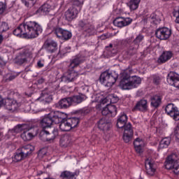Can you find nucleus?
I'll use <instances>...</instances> for the list:
<instances>
[{
    "instance_id": "nucleus-41",
    "label": "nucleus",
    "mask_w": 179,
    "mask_h": 179,
    "mask_svg": "<svg viewBox=\"0 0 179 179\" xmlns=\"http://www.w3.org/2000/svg\"><path fill=\"white\" fill-rule=\"evenodd\" d=\"M72 6L76 8H78V12L82 9V2L79 0H72L71 1Z\"/></svg>"
},
{
    "instance_id": "nucleus-42",
    "label": "nucleus",
    "mask_w": 179,
    "mask_h": 179,
    "mask_svg": "<svg viewBox=\"0 0 179 179\" xmlns=\"http://www.w3.org/2000/svg\"><path fill=\"white\" fill-rule=\"evenodd\" d=\"M9 30V25L8 23L5 22H0V33H4V31H7Z\"/></svg>"
},
{
    "instance_id": "nucleus-45",
    "label": "nucleus",
    "mask_w": 179,
    "mask_h": 179,
    "mask_svg": "<svg viewBox=\"0 0 179 179\" xmlns=\"http://www.w3.org/2000/svg\"><path fill=\"white\" fill-rule=\"evenodd\" d=\"M22 2L27 8H31L36 3V0H22Z\"/></svg>"
},
{
    "instance_id": "nucleus-1",
    "label": "nucleus",
    "mask_w": 179,
    "mask_h": 179,
    "mask_svg": "<svg viewBox=\"0 0 179 179\" xmlns=\"http://www.w3.org/2000/svg\"><path fill=\"white\" fill-rule=\"evenodd\" d=\"M43 31V28L34 21H28L20 24L13 31L14 36L24 37V38H36Z\"/></svg>"
},
{
    "instance_id": "nucleus-57",
    "label": "nucleus",
    "mask_w": 179,
    "mask_h": 179,
    "mask_svg": "<svg viewBox=\"0 0 179 179\" xmlns=\"http://www.w3.org/2000/svg\"><path fill=\"white\" fill-rule=\"evenodd\" d=\"M45 149H42V150H40L38 151V155H45V152H44Z\"/></svg>"
},
{
    "instance_id": "nucleus-54",
    "label": "nucleus",
    "mask_w": 179,
    "mask_h": 179,
    "mask_svg": "<svg viewBox=\"0 0 179 179\" xmlns=\"http://www.w3.org/2000/svg\"><path fill=\"white\" fill-rule=\"evenodd\" d=\"M37 65L38 68H43V66H44V64L41 62V61H38Z\"/></svg>"
},
{
    "instance_id": "nucleus-47",
    "label": "nucleus",
    "mask_w": 179,
    "mask_h": 179,
    "mask_svg": "<svg viewBox=\"0 0 179 179\" xmlns=\"http://www.w3.org/2000/svg\"><path fill=\"white\" fill-rule=\"evenodd\" d=\"M175 141L179 142V124L174 128Z\"/></svg>"
},
{
    "instance_id": "nucleus-62",
    "label": "nucleus",
    "mask_w": 179,
    "mask_h": 179,
    "mask_svg": "<svg viewBox=\"0 0 179 179\" xmlns=\"http://www.w3.org/2000/svg\"><path fill=\"white\" fill-rule=\"evenodd\" d=\"M164 1H169V0H164Z\"/></svg>"
},
{
    "instance_id": "nucleus-52",
    "label": "nucleus",
    "mask_w": 179,
    "mask_h": 179,
    "mask_svg": "<svg viewBox=\"0 0 179 179\" xmlns=\"http://www.w3.org/2000/svg\"><path fill=\"white\" fill-rule=\"evenodd\" d=\"M44 82H45V80L44 78H40L38 80V85H43Z\"/></svg>"
},
{
    "instance_id": "nucleus-22",
    "label": "nucleus",
    "mask_w": 179,
    "mask_h": 179,
    "mask_svg": "<svg viewBox=\"0 0 179 179\" xmlns=\"http://www.w3.org/2000/svg\"><path fill=\"white\" fill-rule=\"evenodd\" d=\"M102 115H108V117H115L117 115V107L114 105L107 104L102 109Z\"/></svg>"
},
{
    "instance_id": "nucleus-9",
    "label": "nucleus",
    "mask_w": 179,
    "mask_h": 179,
    "mask_svg": "<svg viewBox=\"0 0 179 179\" xmlns=\"http://www.w3.org/2000/svg\"><path fill=\"white\" fill-rule=\"evenodd\" d=\"M72 69H69L67 72L64 73V75L60 78V82L62 83H71L72 82H75L78 77L79 76V73L75 71V70Z\"/></svg>"
},
{
    "instance_id": "nucleus-59",
    "label": "nucleus",
    "mask_w": 179,
    "mask_h": 179,
    "mask_svg": "<svg viewBox=\"0 0 179 179\" xmlns=\"http://www.w3.org/2000/svg\"><path fill=\"white\" fill-rule=\"evenodd\" d=\"M70 50H71V47H66L64 48V50L66 51V52H69Z\"/></svg>"
},
{
    "instance_id": "nucleus-16",
    "label": "nucleus",
    "mask_w": 179,
    "mask_h": 179,
    "mask_svg": "<svg viewBox=\"0 0 179 179\" xmlns=\"http://www.w3.org/2000/svg\"><path fill=\"white\" fill-rule=\"evenodd\" d=\"M29 57H30V53L27 50H22L15 57L14 62L17 65H23V64L27 63Z\"/></svg>"
},
{
    "instance_id": "nucleus-17",
    "label": "nucleus",
    "mask_w": 179,
    "mask_h": 179,
    "mask_svg": "<svg viewBox=\"0 0 179 179\" xmlns=\"http://www.w3.org/2000/svg\"><path fill=\"white\" fill-rule=\"evenodd\" d=\"M166 80L171 86H174V87L179 89V75L177 73L174 71L169 72L166 77Z\"/></svg>"
},
{
    "instance_id": "nucleus-20",
    "label": "nucleus",
    "mask_w": 179,
    "mask_h": 179,
    "mask_svg": "<svg viewBox=\"0 0 179 179\" xmlns=\"http://www.w3.org/2000/svg\"><path fill=\"white\" fill-rule=\"evenodd\" d=\"M62 117L60 119H59V129H61V131H71V125L69 124V122H68V119L66 117L65 113H62Z\"/></svg>"
},
{
    "instance_id": "nucleus-40",
    "label": "nucleus",
    "mask_w": 179,
    "mask_h": 179,
    "mask_svg": "<svg viewBox=\"0 0 179 179\" xmlns=\"http://www.w3.org/2000/svg\"><path fill=\"white\" fill-rule=\"evenodd\" d=\"M148 20L152 22V23H155V24H157V23H160V22H162V20H160V18H159L157 15L155 13L151 14L150 17H148Z\"/></svg>"
},
{
    "instance_id": "nucleus-46",
    "label": "nucleus",
    "mask_w": 179,
    "mask_h": 179,
    "mask_svg": "<svg viewBox=\"0 0 179 179\" xmlns=\"http://www.w3.org/2000/svg\"><path fill=\"white\" fill-rule=\"evenodd\" d=\"M17 76H19V73H17L8 74L6 80V82H10L11 80L16 79V78H17Z\"/></svg>"
},
{
    "instance_id": "nucleus-53",
    "label": "nucleus",
    "mask_w": 179,
    "mask_h": 179,
    "mask_svg": "<svg viewBox=\"0 0 179 179\" xmlns=\"http://www.w3.org/2000/svg\"><path fill=\"white\" fill-rule=\"evenodd\" d=\"M128 43H129V41L128 39H125V40L122 41V44L123 45H127V44H128Z\"/></svg>"
},
{
    "instance_id": "nucleus-56",
    "label": "nucleus",
    "mask_w": 179,
    "mask_h": 179,
    "mask_svg": "<svg viewBox=\"0 0 179 179\" xmlns=\"http://www.w3.org/2000/svg\"><path fill=\"white\" fill-rule=\"evenodd\" d=\"M3 104V99L2 96L0 95V107Z\"/></svg>"
},
{
    "instance_id": "nucleus-38",
    "label": "nucleus",
    "mask_w": 179,
    "mask_h": 179,
    "mask_svg": "<svg viewBox=\"0 0 179 179\" xmlns=\"http://www.w3.org/2000/svg\"><path fill=\"white\" fill-rule=\"evenodd\" d=\"M26 159L24 157V155H22V152L18 149L15 152L14 155V159L13 161L15 162V163H17V162H22V160H24Z\"/></svg>"
},
{
    "instance_id": "nucleus-32",
    "label": "nucleus",
    "mask_w": 179,
    "mask_h": 179,
    "mask_svg": "<svg viewBox=\"0 0 179 179\" xmlns=\"http://www.w3.org/2000/svg\"><path fill=\"white\" fill-rule=\"evenodd\" d=\"M78 176L76 172L72 173L71 171H64L60 174V178L62 179H76L75 177Z\"/></svg>"
},
{
    "instance_id": "nucleus-33",
    "label": "nucleus",
    "mask_w": 179,
    "mask_h": 179,
    "mask_svg": "<svg viewBox=\"0 0 179 179\" xmlns=\"http://www.w3.org/2000/svg\"><path fill=\"white\" fill-rule=\"evenodd\" d=\"M162 104V97L159 95H155L151 98V106L155 108H157Z\"/></svg>"
},
{
    "instance_id": "nucleus-23",
    "label": "nucleus",
    "mask_w": 179,
    "mask_h": 179,
    "mask_svg": "<svg viewBox=\"0 0 179 179\" xmlns=\"http://www.w3.org/2000/svg\"><path fill=\"white\" fill-rule=\"evenodd\" d=\"M127 121L128 116H127L125 113H122L120 115H119L117 120L116 125L117 128L125 130V127L128 125V124H127Z\"/></svg>"
},
{
    "instance_id": "nucleus-13",
    "label": "nucleus",
    "mask_w": 179,
    "mask_h": 179,
    "mask_svg": "<svg viewBox=\"0 0 179 179\" xmlns=\"http://www.w3.org/2000/svg\"><path fill=\"white\" fill-rule=\"evenodd\" d=\"M54 34L57 36V37H58V38L65 40L66 41L72 38V32L61 27L55 29Z\"/></svg>"
},
{
    "instance_id": "nucleus-12",
    "label": "nucleus",
    "mask_w": 179,
    "mask_h": 179,
    "mask_svg": "<svg viewBox=\"0 0 179 179\" xmlns=\"http://www.w3.org/2000/svg\"><path fill=\"white\" fill-rule=\"evenodd\" d=\"M155 36L159 40H169L171 36V29L167 27L158 28L155 31Z\"/></svg>"
},
{
    "instance_id": "nucleus-6",
    "label": "nucleus",
    "mask_w": 179,
    "mask_h": 179,
    "mask_svg": "<svg viewBox=\"0 0 179 179\" xmlns=\"http://www.w3.org/2000/svg\"><path fill=\"white\" fill-rule=\"evenodd\" d=\"M58 136V129L51 128L43 129L39 134V138L41 141L43 142H51L54 141Z\"/></svg>"
},
{
    "instance_id": "nucleus-3",
    "label": "nucleus",
    "mask_w": 179,
    "mask_h": 179,
    "mask_svg": "<svg viewBox=\"0 0 179 179\" xmlns=\"http://www.w3.org/2000/svg\"><path fill=\"white\" fill-rule=\"evenodd\" d=\"M62 114L59 111H52L45 115L40 122V125L43 129L51 128L52 124H59Z\"/></svg>"
},
{
    "instance_id": "nucleus-60",
    "label": "nucleus",
    "mask_w": 179,
    "mask_h": 179,
    "mask_svg": "<svg viewBox=\"0 0 179 179\" xmlns=\"http://www.w3.org/2000/svg\"><path fill=\"white\" fill-rule=\"evenodd\" d=\"M115 99V101H118V97L116 96Z\"/></svg>"
},
{
    "instance_id": "nucleus-28",
    "label": "nucleus",
    "mask_w": 179,
    "mask_h": 179,
    "mask_svg": "<svg viewBox=\"0 0 179 179\" xmlns=\"http://www.w3.org/2000/svg\"><path fill=\"white\" fill-rule=\"evenodd\" d=\"M134 146L137 153H142L143 152V146H145V142L142 138H137L134 141Z\"/></svg>"
},
{
    "instance_id": "nucleus-36",
    "label": "nucleus",
    "mask_w": 179,
    "mask_h": 179,
    "mask_svg": "<svg viewBox=\"0 0 179 179\" xmlns=\"http://www.w3.org/2000/svg\"><path fill=\"white\" fill-rule=\"evenodd\" d=\"M67 121L69 122V125H70L71 129L73 128H76L78 124H79V118L78 117H66Z\"/></svg>"
},
{
    "instance_id": "nucleus-39",
    "label": "nucleus",
    "mask_w": 179,
    "mask_h": 179,
    "mask_svg": "<svg viewBox=\"0 0 179 179\" xmlns=\"http://www.w3.org/2000/svg\"><path fill=\"white\" fill-rule=\"evenodd\" d=\"M37 100H40L41 101H45V103H50V101H51L52 99L51 98V96H48V94L45 93V92H43L41 94L40 97L38 98Z\"/></svg>"
},
{
    "instance_id": "nucleus-24",
    "label": "nucleus",
    "mask_w": 179,
    "mask_h": 179,
    "mask_svg": "<svg viewBox=\"0 0 179 179\" xmlns=\"http://www.w3.org/2000/svg\"><path fill=\"white\" fill-rule=\"evenodd\" d=\"M57 46L58 45L57 44V42L52 41V40H47L44 45L43 47L48 51V52H55L57 50Z\"/></svg>"
},
{
    "instance_id": "nucleus-48",
    "label": "nucleus",
    "mask_w": 179,
    "mask_h": 179,
    "mask_svg": "<svg viewBox=\"0 0 179 179\" xmlns=\"http://www.w3.org/2000/svg\"><path fill=\"white\" fill-rule=\"evenodd\" d=\"M5 10H6V3L0 2V15H2Z\"/></svg>"
},
{
    "instance_id": "nucleus-44",
    "label": "nucleus",
    "mask_w": 179,
    "mask_h": 179,
    "mask_svg": "<svg viewBox=\"0 0 179 179\" xmlns=\"http://www.w3.org/2000/svg\"><path fill=\"white\" fill-rule=\"evenodd\" d=\"M106 49L109 52V55H115L117 54V50L115 48L113 47V44H110L109 46H106Z\"/></svg>"
},
{
    "instance_id": "nucleus-7",
    "label": "nucleus",
    "mask_w": 179,
    "mask_h": 179,
    "mask_svg": "<svg viewBox=\"0 0 179 179\" xmlns=\"http://www.w3.org/2000/svg\"><path fill=\"white\" fill-rule=\"evenodd\" d=\"M177 155L172 154L167 157L165 162V168L167 170H173L175 174L179 173V159H176Z\"/></svg>"
},
{
    "instance_id": "nucleus-43",
    "label": "nucleus",
    "mask_w": 179,
    "mask_h": 179,
    "mask_svg": "<svg viewBox=\"0 0 179 179\" xmlns=\"http://www.w3.org/2000/svg\"><path fill=\"white\" fill-rule=\"evenodd\" d=\"M152 83L156 86H159L162 83V77L157 75L152 76Z\"/></svg>"
},
{
    "instance_id": "nucleus-2",
    "label": "nucleus",
    "mask_w": 179,
    "mask_h": 179,
    "mask_svg": "<svg viewBox=\"0 0 179 179\" xmlns=\"http://www.w3.org/2000/svg\"><path fill=\"white\" fill-rule=\"evenodd\" d=\"M122 79L120 83V87L123 90H131V89H135L138 87L141 83H142V80L140 77L136 76L131 77L129 74L127 72H123L122 73Z\"/></svg>"
},
{
    "instance_id": "nucleus-21",
    "label": "nucleus",
    "mask_w": 179,
    "mask_h": 179,
    "mask_svg": "<svg viewBox=\"0 0 179 179\" xmlns=\"http://www.w3.org/2000/svg\"><path fill=\"white\" fill-rule=\"evenodd\" d=\"M123 141L125 143H129L134 135V130H132V125L131 123H127V125L124 127Z\"/></svg>"
},
{
    "instance_id": "nucleus-11",
    "label": "nucleus",
    "mask_w": 179,
    "mask_h": 179,
    "mask_svg": "<svg viewBox=\"0 0 179 179\" xmlns=\"http://www.w3.org/2000/svg\"><path fill=\"white\" fill-rule=\"evenodd\" d=\"M165 113L171 117L174 121H179V110L173 103H169L165 107Z\"/></svg>"
},
{
    "instance_id": "nucleus-4",
    "label": "nucleus",
    "mask_w": 179,
    "mask_h": 179,
    "mask_svg": "<svg viewBox=\"0 0 179 179\" xmlns=\"http://www.w3.org/2000/svg\"><path fill=\"white\" fill-rule=\"evenodd\" d=\"M86 99V95L83 94L74 95L68 98H64L58 102L57 107L59 108H68V107H71L72 104H80L82 101H85Z\"/></svg>"
},
{
    "instance_id": "nucleus-25",
    "label": "nucleus",
    "mask_w": 179,
    "mask_h": 179,
    "mask_svg": "<svg viewBox=\"0 0 179 179\" xmlns=\"http://www.w3.org/2000/svg\"><path fill=\"white\" fill-rule=\"evenodd\" d=\"M134 110L141 111L142 113H146L148 110V101L146 99H141L138 101L134 106Z\"/></svg>"
},
{
    "instance_id": "nucleus-49",
    "label": "nucleus",
    "mask_w": 179,
    "mask_h": 179,
    "mask_svg": "<svg viewBox=\"0 0 179 179\" xmlns=\"http://www.w3.org/2000/svg\"><path fill=\"white\" fill-rule=\"evenodd\" d=\"M173 16H175V17H176V22L179 23V7H178V10H175V12L173 13Z\"/></svg>"
},
{
    "instance_id": "nucleus-58",
    "label": "nucleus",
    "mask_w": 179,
    "mask_h": 179,
    "mask_svg": "<svg viewBox=\"0 0 179 179\" xmlns=\"http://www.w3.org/2000/svg\"><path fill=\"white\" fill-rule=\"evenodd\" d=\"M3 41V36L0 34V44H2V42Z\"/></svg>"
},
{
    "instance_id": "nucleus-15",
    "label": "nucleus",
    "mask_w": 179,
    "mask_h": 179,
    "mask_svg": "<svg viewBox=\"0 0 179 179\" xmlns=\"http://www.w3.org/2000/svg\"><path fill=\"white\" fill-rule=\"evenodd\" d=\"M84 61H85V56L82 55L81 54L73 56L70 60L69 69H75V68H78V66L80 65V64H83Z\"/></svg>"
},
{
    "instance_id": "nucleus-35",
    "label": "nucleus",
    "mask_w": 179,
    "mask_h": 179,
    "mask_svg": "<svg viewBox=\"0 0 179 179\" xmlns=\"http://www.w3.org/2000/svg\"><path fill=\"white\" fill-rule=\"evenodd\" d=\"M170 143H171V138L170 137H165L159 142V149L169 148V145H170Z\"/></svg>"
},
{
    "instance_id": "nucleus-18",
    "label": "nucleus",
    "mask_w": 179,
    "mask_h": 179,
    "mask_svg": "<svg viewBox=\"0 0 179 179\" xmlns=\"http://www.w3.org/2000/svg\"><path fill=\"white\" fill-rule=\"evenodd\" d=\"M78 13L79 10H78L76 7L71 6L64 13L65 19L67 22H72L73 19H76V17H78Z\"/></svg>"
},
{
    "instance_id": "nucleus-51",
    "label": "nucleus",
    "mask_w": 179,
    "mask_h": 179,
    "mask_svg": "<svg viewBox=\"0 0 179 179\" xmlns=\"http://www.w3.org/2000/svg\"><path fill=\"white\" fill-rule=\"evenodd\" d=\"M80 113H81V114H83V115H86L87 114H89V110H87V109L81 110Z\"/></svg>"
},
{
    "instance_id": "nucleus-37",
    "label": "nucleus",
    "mask_w": 179,
    "mask_h": 179,
    "mask_svg": "<svg viewBox=\"0 0 179 179\" xmlns=\"http://www.w3.org/2000/svg\"><path fill=\"white\" fill-rule=\"evenodd\" d=\"M140 2L141 0H130L127 5L129 6L131 10H136L139 8Z\"/></svg>"
},
{
    "instance_id": "nucleus-50",
    "label": "nucleus",
    "mask_w": 179,
    "mask_h": 179,
    "mask_svg": "<svg viewBox=\"0 0 179 179\" xmlns=\"http://www.w3.org/2000/svg\"><path fill=\"white\" fill-rule=\"evenodd\" d=\"M99 103H101V104H106V103H107V99L106 98H101Z\"/></svg>"
},
{
    "instance_id": "nucleus-29",
    "label": "nucleus",
    "mask_w": 179,
    "mask_h": 179,
    "mask_svg": "<svg viewBox=\"0 0 179 179\" xmlns=\"http://www.w3.org/2000/svg\"><path fill=\"white\" fill-rule=\"evenodd\" d=\"M171 57H173V53L170 51L164 52L162 55L158 59L159 64H164V62H167L169 59H171Z\"/></svg>"
},
{
    "instance_id": "nucleus-10",
    "label": "nucleus",
    "mask_w": 179,
    "mask_h": 179,
    "mask_svg": "<svg viewBox=\"0 0 179 179\" xmlns=\"http://www.w3.org/2000/svg\"><path fill=\"white\" fill-rule=\"evenodd\" d=\"M79 29L83 30L88 36L94 34V26H93L87 20H81L78 22V24Z\"/></svg>"
},
{
    "instance_id": "nucleus-34",
    "label": "nucleus",
    "mask_w": 179,
    "mask_h": 179,
    "mask_svg": "<svg viewBox=\"0 0 179 179\" xmlns=\"http://www.w3.org/2000/svg\"><path fill=\"white\" fill-rule=\"evenodd\" d=\"M71 144V136L68 134L64 135L60 139V145L64 148L69 146Z\"/></svg>"
},
{
    "instance_id": "nucleus-19",
    "label": "nucleus",
    "mask_w": 179,
    "mask_h": 179,
    "mask_svg": "<svg viewBox=\"0 0 179 179\" xmlns=\"http://www.w3.org/2000/svg\"><path fill=\"white\" fill-rule=\"evenodd\" d=\"M142 40H143V36L142 35H138L134 40L133 43L129 48V54L130 55H134V54H136V51H138V48H139V44Z\"/></svg>"
},
{
    "instance_id": "nucleus-26",
    "label": "nucleus",
    "mask_w": 179,
    "mask_h": 179,
    "mask_svg": "<svg viewBox=\"0 0 179 179\" xmlns=\"http://www.w3.org/2000/svg\"><path fill=\"white\" fill-rule=\"evenodd\" d=\"M111 127H113L111 122L104 118H101L98 122V128L101 129V131H108Z\"/></svg>"
},
{
    "instance_id": "nucleus-8",
    "label": "nucleus",
    "mask_w": 179,
    "mask_h": 179,
    "mask_svg": "<svg viewBox=\"0 0 179 179\" xmlns=\"http://www.w3.org/2000/svg\"><path fill=\"white\" fill-rule=\"evenodd\" d=\"M16 128L18 129V131H23L22 134H21V138L23 141H31L34 138V134L29 131L31 128L29 127V124H18Z\"/></svg>"
},
{
    "instance_id": "nucleus-27",
    "label": "nucleus",
    "mask_w": 179,
    "mask_h": 179,
    "mask_svg": "<svg viewBox=\"0 0 179 179\" xmlns=\"http://www.w3.org/2000/svg\"><path fill=\"white\" fill-rule=\"evenodd\" d=\"M21 153L24 155V158L29 157L33 153L34 150V147L31 145L28 144L25 146L22 147L21 148L18 149Z\"/></svg>"
},
{
    "instance_id": "nucleus-5",
    "label": "nucleus",
    "mask_w": 179,
    "mask_h": 179,
    "mask_svg": "<svg viewBox=\"0 0 179 179\" xmlns=\"http://www.w3.org/2000/svg\"><path fill=\"white\" fill-rule=\"evenodd\" d=\"M118 79V74L115 72L110 73L108 71H103L99 77V82L106 87H111Z\"/></svg>"
},
{
    "instance_id": "nucleus-30",
    "label": "nucleus",
    "mask_w": 179,
    "mask_h": 179,
    "mask_svg": "<svg viewBox=\"0 0 179 179\" xmlns=\"http://www.w3.org/2000/svg\"><path fill=\"white\" fill-rule=\"evenodd\" d=\"M145 166L146 173L148 176H153V174H155V171H156V169L153 167V162H152L150 159H148L145 161Z\"/></svg>"
},
{
    "instance_id": "nucleus-61",
    "label": "nucleus",
    "mask_w": 179,
    "mask_h": 179,
    "mask_svg": "<svg viewBox=\"0 0 179 179\" xmlns=\"http://www.w3.org/2000/svg\"><path fill=\"white\" fill-rule=\"evenodd\" d=\"M8 110H13L12 106L8 108Z\"/></svg>"
},
{
    "instance_id": "nucleus-14",
    "label": "nucleus",
    "mask_w": 179,
    "mask_h": 179,
    "mask_svg": "<svg viewBox=\"0 0 179 179\" xmlns=\"http://www.w3.org/2000/svg\"><path fill=\"white\" fill-rule=\"evenodd\" d=\"M132 23V18L131 17H117L113 20L114 26L116 27H125V26H129Z\"/></svg>"
},
{
    "instance_id": "nucleus-55",
    "label": "nucleus",
    "mask_w": 179,
    "mask_h": 179,
    "mask_svg": "<svg viewBox=\"0 0 179 179\" xmlns=\"http://www.w3.org/2000/svg\"><path fill=\"white\" fill-rule=\"evenodd\" d=\"M5 65V62L2 57H0V66Z\"/></svg>"
},
{
    "instance_id": "nucleus-31",
    "label": "nucleus",
    "mask_w": 179,
    "mask_h": 179,
    "mask_svg": "<svg viewBox=\"0 0 179 179\" xmlns=\"http://www.w3.org/2000/svg\"><path fill=\"white\" fill-rule=\"evenodd\" d=\"M52 9L48 3L43 4L41 7L36 10V13H41V15H48Z\"/></svg>"
}]
</instances>
